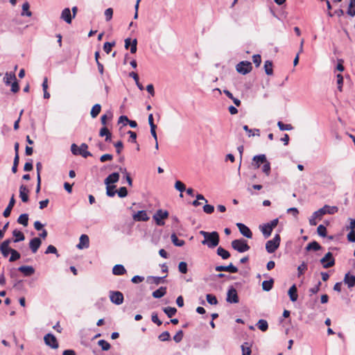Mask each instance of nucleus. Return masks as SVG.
<instances>
[{
    "mask_svg": "<svg viewBox=\"0 0 355 355\" xmlns=\"http://www.w3.org/2000/svg\"><path fill=\"white\" fill-rule=\"evenodd\" d=\"M338 211V208L336 206H329L325 205L322 208L314 211L312 216L309 218V222L310 225L315 226L317 225L316 220H321L322 216L325 214H334Z\"/></svg>",
    "mask_w": 355,
    "mask_h": 355,
    "instance_id": "f257e3e1",
    "label": "nucleus"
},
{
    "mask_svg": "<svg viewBox=\"0 0 355 355\" xmlns=\"http://www.w3.org/2000/svg\"><path fill=\"white\" fill-rule=\"evenodd\" d=\"M200 234L204 237V240L201 242L202 245H205L209 248H214L218 245L220 240L217 232H208L201 230Z\"/></svg>",
    "mask_w": 355,
    "mask_h": 355,
    "instance_id": "f03ea898",
    "label": "nucleus"
},
{
    "mask_svg": "<svg viewBox=\"0 0 355 355\" xmlns=\"http://www.w3.org/2000/svg\"><path fill=\"white\" fill-rule=\"evenodd\" d=\"M232 247L237 252L242 253L250 250V247L248 244V241L243 239H235L232 241Z\"/></svg>",
    "mask_w": 355,
    "mask_h": 355,
    "instance_id": "7ed1b4c3",
    "label": "nucleus"
},
{
    "mask_svg": "<svg viewBox=\"0 0 355 355\" xmlns=\"http://www.w3.org/2000/svg\"><path fill=\"white\" fill-rule=\"evenodd\" d=\"M281 238L279 234L275 235L274 238L266 243V250L268 253H273L280 245Z\"/></svg>",
    "mask_w": 355,
    "mask_h": 355,
    "instance_id": "20e7f679",
    "label": "nucleus"
},
{
    "mask_svg": "<svg viewBox=\"0 0 355 355\" xmlns=\"http://www.w3.org/2000/svg\"><path fill=\"white\" fill-rule=\"evenodd\" d=\"M252 69V64L249 61H241L236 66V71L243 75H245L250 72Z\"/></svg>",
    "mask_w": 355,
    "mask_h": 355,
    "instance_id": "39448f33",
    "label": "nucleus"
},
{
    "mask_svg": "<svg viewBox=\"0 0 355 355\" xmlns=\"http://www.w3.org/2000/svg\"><path fill=\"white\" fill-rule=\"evenodd\" d=\"M168 216V212L166 210L159 209L153 215V219L155 220L157 225L162 226L164 225L162 219L166 218Z\"/></svg>",
    "mask_w": 355,
    "mask_h": 355,
    "instance_id": "423d86ee",
    "label": "nucleus"
},
{
    "mask_svg": "<svg viewBox=\"0 0 355 355\" xmlns=\"http://www.w3.org/2000/svg\"><path fill=\"white\" fill-rule=\"evenodd\" d=\"M44 343L46 345L52 349H58L59 347L58 342L55 336L52 334H47L44 337Z\"/></svg>",
    "mask_w": 355,
    "mask_h": 355,
    "instance_id": "0eeeda50",
    "label": "nucleus"
},
{
    "mask_svg": "<svg viewBox=\"0 0 355 355\" xmlns=\"http://www.w3.org/2000/svg\"><path fill=\"white\" fill-rule=\"evenodd\" d=\"M320 263L324 268H328L334 266L335 259L333 257L332 253L330 252H327L324 257L320 259Z\"/></svg>",
    "mask_w": 355,
    "mask_h": 355,
    "instance_id": "6e6552de",
    "label": "nucleus"
},
{
    "mask_svg": "<svg viewBox=\"0 0 355 355\" xmlns=\"http://www.w3.org/2000/svg\"><path fill=\"white\" fill-rule=\"evenodd\" d=\"M226 300L229 303L234 304L238 303L239 302L237 291L232 286H230L227 291Z\"/></svg>",
    "mask_w": 355,
    "mask_h": 355,
    "instance_id": "1a4fd4ad",
    "label": "nucleus"
},
{
    "mask_svg": "<svg viewBox=\"0 0 355 355\" xmlns=\"http://www.w3.org/2000/svg\"><path fill=\"white\" fill-rule=\"evenodd\" d=\"M110 299L112 303L120 305L123 302V295L120 291H110Z\"/></svg>",
    "mask_w": 355,
    "mask_h": 355,
    "instance_id": "9d476101",
    "label": "nucleus"
},
{
    "mask_svg": "<svg viewBox=\"0 0 355 355\" xmlns=\"http://www.w3.org/2000/svg\"><path fill=\"white\" fill-rule=\"evenodd\" d=\"M236 226L243 236L248 239H251L252 237V233L251 230L245 225L241 223H238L236 224Z\"/></svg>",
    "mask_w": 355,
    "mask_h": 355,
    "instance_id": "9b49d317",
    "label": "nucleus"
},
{
    "mask_svg": "<svg viewBox=\"0 0 355 355\" xmlns=\"http://www.w3.org/2000/svg\"><path fill=\"white\" fill-rule=\"evenodd\" d=\"M215 270L218 272L227 271L232 273L238 272V268L232 263H230L228 266H218L215 268Z\"/></svg>",
    "mask_w": 355,
    "mask_h": 355,
    "instance_id": "f8f14e48",
    "label": "nucleus"
},
{
    "mask_svg": "<svg viewBox=\"0 0 355 355\" xmlns=\"http://www.w3.org/2000/svg\"><path fill=\"white\" fill-rule=\"evenodd\" d=\"M89 246V239L87 234H82L77 245L78 249L88 248Z\"/></svg>",
    "mask_w": 355,
    "mask_h": 355,
    "instance_id": "ddd939ff",
    "label": "nucleus"
},
{
    "mask_svg": "<svg viewBox=\"0 0 355 355\" xmlns=\"http://www.w3.org/2000/svg\"><path fill=\"white\" fill-rule=\"evenodd\" d=\"M42 241L40 238L35 237L30 241L29 247L33 253H35L40 247Z\"/></svg>",
    "mask_w": 355,
    "mask_h": 355,
    "instance_id": "4468645a",
    "label": "nucleus"
},
{
    "mask_svg": "<svg viewBox=\"0 0 355 355\" xmlns=\"http://www.w3.org/2000/svg\"><path fill=\"white\" fill-rule=\"evenodd\" d=\"M135 221H147L149 220L147 212L144 210L139 211L133 215Z\"/></svg>",
    "mask_w": 355,
    "mask_h": 355,
    "instance_id": "2eb2a0df",
    "label": "nucleus"
},
{
    "mask_svg": "<svg viewBox=\"0 0 355 355\" xmlns=\"http://www.w3.org/2000/svg\"><path fill=\"white\" fill-rule=\"evenodd\" d=\"M119 180V173L117 172H114L109 175L104 180V183L105 185L111 184L116 183Z\"/></svg>",
    "mask_w": 355,
    "mask_h": 355,
    "instance_id": "dca6fc26",
    "label": "nucleus"
},
{
    "mask_svg": "<svg viewBox=\"0 0 355 355\" xmlns=\"http://www.w3.org/2000/svg\"><path fill=\"white\" fill-rule=\"evenodd\" d=\"M17 270L22 272L26 277L31 276L35 272V269L31 266H21L19 267Z\"/></svg>",
    "mask_w": 355,
    "mask_h": 355,
    "instance_id": "f3484780",
    "label": "nucleus"
},
{
    "mask_svg": "<svg viewBox=\"0 0 355 355\" xmlns=\"http://www.w3.org/2000/svg\"><path fill=\"white\" fill-rule=\"evenodd\" d=\"M28 189L24 184H21L19 187V197L21 198L22 202H27L28 201Z\"/></svg>",
    "mask_w": 355,
    "mask_h": 355,
    "instance_id": "a211bd4d",
    "label": "nucleus"
},
{
    "mask_svg": "<svg viewBox=\"0 0 355 355\" xmlns=\"http://www.w3.org/2000/svg\"><path fill=\"white\" fill-rule=\"evenodd\" d=\"M343 282L349 288L355 286V275H351L349 272L346 273Z\"/></svg>",
    "mask_w": 355,
    "mask_h": 355,
    "instance_id": "6ab92c4d",
    "label": "nucleus"
},
{
    "mask_svg": "<svg viewBox=\"0 0 355 355\" xmlns=\"http://www.w3.org/2000/svg\"><path fill=\"white\" fill-rule=\"evenodd\" d=\"M260 230L262 232L263 236L266 239L268 238L272 232V229L268 225V223H265L259 226Z\"/></svg>",
    "mask_w": 355,
    "mask_h": 355,
    "instance_id": "aec40b11",
    "label": "nucleus"
},
{
    "mask_svg": "<svg viewBox=\"0 0 355 355\" xmlns=\"http://www.w3.org/2000/svg\"><path fill=\"white\" fill-rule=\"evenodd\" d=\"M60 17L67 24H71L73 17L71 16L70 9L66 8L64 10H62Z\"/></svg>",
    "mask_w": 355,
    "mask_h": 355,
    "instance_id": "412c9836",
    "label": "nucleus"
},
{
    "mask_svg": "<svg viewBox=\"0 0 355 355\" xmlns=\"http://www.w3.org/2000/svg\"><path fill=\"white\" fill-rule=\"evenodd\" d=\"M15 204V199L14 195H12V197L10 198L8 205L7 206V207L6 208V209L4 210V211L3 213V215L4 217H8L10 215L11 210L13 208Z\"/></svg>",
    "mask_w": 355,
    "mask_h": 355,
    "instance_id": "4be33fe9",
    "label": "nucleus"
},
{
    "mask_svg": "<svg viewBox=\"0 0 355 355\" xmlns=\"http://www.w3.org/2000/svg\"><path fill=\"white\" fill-rule=\"evenodd\" d=\"M88 146L83 143L79 147L78 155H80L84 158L92 156V153L87 150Z\"/></svg>",
    "mask_w": 355,
    "mask_h": 355,
    "instance_id": "5701e85b",
    "label": "nucleus"
},
{
    "mask_svg": "<svg viewBox=\"0 0 355 355\" xmlns=\"http://www.w3.org/2000/svg\"><path fill=\"white\" fill-rule=\"evenodd\" d=\"M253 161L255 162V166L257 168H259L261 164H264L268 162L266 155L263 154L255 155L253 157Z\"/></svg>",
    "mask_w": 355,
    "mask_h": 355,
    "instance_id": "b1692460",
    "label": "nucleus"
},
{
    "mask_svg": "<svg viewBox=\"0 0 355 355\" xmlns=\"http://www.w3.org/2000/svg\"><path fill=\"white\" fill-rule=\"evenodd\" d=\"M99 136L100 137H105V141H108V142L111 141L112 134L105 126L101 128L100 132H99Z\"/></svg>",
    "mask_w": 355,
    "mask_h": 355,
    "instance_id": "393cba45",
    "label": "nucleus"
},
{
    "mask_svg": "<svg viewBox=\"0 0 355 355\" xmlns=\"http://www.w3.org/2000/svg\"><path fill=\"white\" fill-rule=\"evenodd\" d=\"M126 272V270L121 264H116L112 268V273L114 275H122Z\"/></svg>",
    "mask_w": 355,
    "mask_h": 355,
    "instance_id": "a878e982",
    "label": "nucleus"
},
{
    "mask_svg": "<svg viewBox=\"0 0 355 355\" xmlns=\"http://www.w3.org/2000/svg\"><path fill=\"white\" fill-rule=\"evenodd\" d=\"M297 291V287L295 284H293L288 290V294L292 302H295L297 300L298 295Z\"/></svg>",
    "mask_w": 355,
    "mask_h": 355,
    "instance_id": "bb28decb",
    "label": "nucleus"
},
{
    "mask_svg": "<svg viewBox=\"0 0 355 355\" xmlns=\"http://www.w3.org/2000/svg\"><path fill=\"white\" fill-rule=\"evenodd\" d=\"M166 277V275L164 277H154V276H149L147 277V281L150 284H154L156 285H158L162 282H164V279Z\"/></svg>",
    "mask_w": 355,
    "mask_h": 355,
    "instance_id": "cd10ccee",
    "label": "nucleus"
},
{
    "mask_svg": "<svg viewBox=\"0 0 355 355\" xmlns=\"http://www.w3.org/2000/svg\"><path fill=\"white\" fill-rule=\"evenodd\" d=\"M166 293V287L161 286L159 288L153 291L152 295L154 298H161Z\"/></svg>",
    "mask_w": 355,
    "mask_h": 355,
    "instance_id": "c85d7f7f",
    "label": "nucleus"
},
{
    "mask_svg": "<svg viewBox=\"0 0 355 355\" xmlns=\"http://www.w3.org/2000/svg\"><path fill=\"white\" fill-rule=\"evenodd\" d=\"M119 171L123 175L124 178L126 180L130 187L132 186V179L131 178L130 173L127 171L126 168L120 167Z\"/></svg>",
    "mask_w": 355,
    "mask_h": 355,
    "instance_id": "c756f323",
    "label": "nucleus"
},
{
    "mask_svg": "<svg viewBox=\"0 0 355 355\" xmlns=\"http://www.w3.org/2000/svg\"><path fill=\"white\" fill-rule=\"evenodd\" d=\"M3 80L6 85H10L12 82L13 83L15 80H16L15 74L13 73L6 72L3 78Z\"/></svg>",
    "mask_w": 355,
    "mask_h": 355,
    "instance_id": "7c9ffc66",
    "label": "nucleus"
},
{
    "mask_svg": "<svg viewBox=\"0 0 355 355\" xmlns=\"http://www.w3.org/2000/svg\"><path fill=\"white\" fill-rule=\"evenodd\" d=\"M12 235L15 237V239L13 240V242L15 243L22 241L25 239L24 234L18 230H13Z\"/></svg>",
    "mask_w": 355,
    "mask_h": 355,
    "instance_id": "2f4dec72",
    "label": "nucleus"
},
{
    "mask_svg": "<svg viewBox=\"0 0 355 355\" xmlns=\"http://www.w3.org/2000/svg\"><path fill=\"white\" fill-rule=\"evenodd\" d=\"M217 254L223 259H227L230 257V253L222 247H218L217 249Z\"/></svg>",
    "mask_w": 355,
    "mask_h": 355,
    "instance_id": "473e14b6",
    "label": "nucleus"
},
{
    "mask_svg": "<svg viewBox=\"0 0 355 355\" xmlns=\"http://www.w3.org/2000/svg\"><path fill=\"white\" fill-rule=\"evenodd\" d=\"M101 105L98 103L95 104L91 110V112H90L91 116L94 119L96 118L101 112Z\"/></svg>",
    "mask_w": 355,
    "mask_h": 355,
    "instance_id": "72a5a7b5",
    "label": "nucleus"
},
{
    "mask_svg": "<svg viewBox=\"0 0 355 355\" xmlns=\"http://www.w3.org/2000/svg\"><path fill=\"white\" fill-rule=\"evenodd\" d=\"M320 249H321V245L317 241H312V242L309 243L306 247V250L308 251H309V250L318 251Z\"/></svg>",
    "mask_w": 355,
    "mask_h": 355,
    "instance_id": "f704fd0d",
    "label": "nucleus"
},
{
    "mask_svg": "<svg viewBox=\"0 0 355 355\" xmlns=\"http://www.w3.org/2000/svg\"><path fill=\"white\" fill-rule=\"evenodd\" d=\"M274 281L272 279L265 280L262 282V288L265 291H270L273 286Z\"/></svg>",
    "mask_w": 355,
    "mask_h": 355,
    "instance_id": "c9c22d12",
    "label": "nucleus"
},
{
    "mask_svg": "<svg viewBox=\"0 0 355 355\" xmlns=\"http://www.w3.org/2000/svg\"><path fill=\"white\" fill-rule=\"evenodd\" d=\"M347 14L350 17L355 16V0H349Z\"/></svg>",
    "mask_w": 355,
    "mask_h": 355,
    "instance_id": "e433bc0d",
    "label": "nucleus"
},
{
    "mask_svg": "<svg viewBox=\"0 0 355 355\" xmlns=\"http://www.w3.org/2000/svg\"><path fill=\"white\" fill-rule=\"evenodd\" d=\"M171 241L172 243L178 247L183 246L185 243L184 240H180L178 239V236L175 233L172 234L171 236Z\"/></svg>",
    "mask_w": 355,
    "mask_h": 355,
    "instance_id": "4c0bfd02",
    "label": "nucleus"
},
{
    "mask_svg": "<svg viewBox=\"0 0 355 355\" xmlns=\"http://www.w3.org/2000/svg\"><path fill=\"white\" fill-rule=\"evenodd\" d=\"M264 69L265 72L267 75H272L273 69H272V62L270 60H266L264 63Z\"/></svg>",
    "mask_w": 355,
    "mask_h": 355,
    "instance_id": "58836bf2",
    "label": "nucleus"
},
{
    "mask_svg": "<svg viewBox=\"0 0 355 355\" xmlns=\"http://www.w3.org/2000/svg\"><path fill=\"white\" fill-rule=\"evenodd\" d=\"M243 130L248 133V137H253V136H259V129H250L247 125H243Z\"/></svg>",
    "mask_w": 355,
    "mask_h": 355,
    "instance_id": "ea45409f",
    "label": "nucleus"
},
{
    "mask_svg": "<svg viewBox=\"0 0 355 355\" xmlns=\"http://www.w3.org/2000/svg\"><path fill=\"white\" fill-rule=\"evenodd\" d=\"M17 223L26 227L28 223V215L27 214H21L17 219Z\"/></svg>",
    "mask_w": 355,
    "mask_h": 355,
    "instance_id": "a19ab883",
    "label": "nucleus"
},
{
    "mask_svg": "<svg viewBox=\"0 0 355 355\" xmlns=\"http://www.w3.org/2000/svg\"><path fill=\"white\" fill-rule=\"evenodd\" d=\"M257 326L262 331H266L268 328V322L263 319L259 320L257 323Z\"/></svg>",
    "mask_w": 355,
    "mask_h": 355,
    "instance_id": "79ce46f5",
    "label": "nucleus"
},
{
    "mask_svg": "<svg viewBox=\"0 0 355 355\" xmlns=\"http://www.w3.org/2000/svg\"><path fill=\"white\" fill-rule=\"evenodd\" d=\"M163 311L168 318H172L176 313L177 309L175 307L166 306L163 308Z\"/></svg>",
    "mask_w": 355,
    "mask_h": 355,
    "instance_id": "37998d69",
    "label": "nucleus"
},
{
    "mask_svg": "<svg viewBox=\"0 0 355 355\" xmlns=\"http://www.w3.org/2000/svg\"><path fill=\"white\" fill-rule=\"evenodd\" d=\"M30 5L28 2H25L22 5V16L31 17L32 15V12L29 10Z\"/></svg>",
    "mask_w": 355,
    "mask_h": 355,
    "instance_id": "c03bdc74",
    "label": "nucleus"
},
{
    "mask_svg": "<svg viewBox=\"0 0 355 355\" xmlns=\"http://www.w3.org/2000/svg\"><path fill=\"white\" fill-rule=\"evenodd\" d=\"M175 189H177L178 191H179L180 192V196L182 197L183 196L182 192L186 190V187H185L184 184L182 183L180 180H177L175 183Z\"/></svg>",
    "mask_w": 355,
    "mask_h": 355,
    "instance_id": "a18cd8bd",
    "label": "nucleus"
},
{
    "mask_svg": "<svg viewBox=\"0 0 355 355\" xmlns=\"http://www.w3.org/2000/svg\"><path fill=\"white\" fill-rule=\"evenodd\" d=\"M10 254H11V256L9 259V261H10V262H13V261L18 260L21 257L19 252L12 248Z\"/></svg>",
    "mask_w": 355,
    "mask_h": 355,
    "instance_id": "49530a36",
    "label": "nucleus"
},
{
    "mask_svg": "<svg viewBox=\"0 0 355 355\" xmlns=\"http://www.w3.org/2000/svg\"><path fill=\"white\" fill-rule=\"evenodd\" d=\"M115 187H116V186H114V185H110V184L106 185V194L109 197H114L115 196V193L116 192L114 190Z\"/></svg>",
    "mask_w": 355,
    "mask_h": 355,
    "instance_id": "de8ad7c7",
    "label": "nucleus"
},
{
    "mask_svg": "<svg viewBox=\"0 0 355 355\" xmlns=\"http://www.w3.org/2000/svg\"><path fill=\"white\" fill-rule=\"evenodd\" d=\"M277 126L279 127L280 130H292L293 129V127L291 124H284L282 121L277 122Z\"/></svg>",
    "mask_w": 355,
    "mask_h": 355,
    "instance_id": "09e8293b",
    "label": "nucleus"
},
{
    "mask_svg": "<svg viewBox=\"0 0 355 355\" xmlns=\"http://www.w3.org/2000/svg\"><path fill=\"white\" fill-rule=\"evenodd\" d=\"M98 345L101 347V349L104 351H107L110 349L111 346L109 343H107L105 340H100L98 341Z\"/></svg>",
    "mask_w": 355,
    "mask_h": 355,
    "instance_id": "8fccbe9b",
    "label": "nucleus"
},
{
    "mask_svg": "<svg viewBox=\"0 0 355 355\" xmlns=\"http://www.w3.org/2000/svg\"><path fill=\"white\" fill-rule=\"evenodd\" d=\"M206 299L207 302L211 305H216L218 304L217 298L212 294H207L206 295Z\"/></svg>",
    "mask_w": 355,
    "mask_h": 355,
    "instance_id": "3c124183",
    "label": "nucleus"
},
{
    "mask_svg": "<svg viewBox=\"0 0 355 355\" xmlns=\"http://www.w3.org/2000/svg\"><path fill=\"white\" fill-rule=\"evenodd\" d=\"M242 355H250L251 349L248 343H245L241 345Z\"/></svg>",
    "mask_w": 355,
    "mask_h": 355,
    "instance_id": "603ef678",
    "label": "nucleus"
},
{
    "mask_svg": "<svg viewBox=\"0 0 355 355\" xmlns=\"http://www.w3.org/2000/svg\"><path fill=\"white\" fill-rule=\"evenodd\" d=\"M115 46V42H105L103 44V50L106 53H110L112 51V48Z\"/></svg>",
    "mask_w": 355,
    "mask_h": 355,
    "instance_id": "864d4df0",
    "label": "nucleus"
},
{
    "mask_svg": "<svg viewBox=\"0 0 355 355\" xmlns=\"http://www.w3.org/2000/svg\"><path fill=\"white\" fill-rule=\"evenodd\" d=\"M317 232L319 236L325 237L327 236V228L323 225H320L317 228Z\"/></svg>",
    "mask_w": 355,
    "mask_h": 355,
    "instance_id": "5fc2aeb1",
    "label": "nucleus"
},
{
    "mask_svg": "<svg viewBox=\"0 0 355 355\" xmlns=\"http://www.w3.org/2000/svg\"><path fill=\"white\" fill-rule=\"evenodd\" d=\"M11 250L12 248H10V247H6L0 245V251L3 257H7L10 254Z\"/></svg>",
    "mask_w": 355,
    "mask_h": 355,
    "instance_id": "6e6d98bb",
    "label": "nucleus"
},
{
    "mask_svg": "<svg viewBox=\"0 0 355 355\" xmlns=\"http://www.w3.org/2000/svg\"><path fill=\"white\" fill-rule=\"evenodd\" d=\"M19 154L16 153L15 158H14V161H13V166L12 167V171L14 173H17V166L19 164Z\"/></svg>",
    "mask_w": 355,
    "mask_h": 355,
    "instance_id": "4d7b16f0",
    "label": "nucleus"
},
{
    "mask_svg": "<svg viewBox=\"0 0 355 355\" xmlns=\"http://www.w3.org/2000/svg\"><path fill=\"white\" fill-rule=\"evenodd\" d=\"M179 271L182 274H186L188 271L187 263L184 261H181L178 265Z\"/></svg>",
    "mask_w": 355,
    "mask_h": 355,
    "instance_id": "13d9d810",
    "label": "nucleus"
},
{
    "mask_svg": "<svg viewBox=\"0 0 355 355\" xmlns=\"http://www.w3.org/2000/svg\"><path fill=\"white\" fill-rule=\"evenodd\" d=\"M119 198H125L128 195V190L125 187H120L116 191Z\"/></svg>",
    "mask_w": 355,
    "mask_h": 355,
    "instance_id": "bf43d9fd",
    "label": "nucleus"
},
{
    "mask_svg": "<svg viewBox=\"0 0 355 355\" xmlns=\"http://www.w3.org/2000/svg\"><path fill=\"white\" fill-rule=\"evenodd\" d=\"M113 15V9L111 8H107L105 10V17L107 21H109L112 18Z\"/></svg>",
    "mask_w": 355,
    "mask_h": 355,
    "instance_id": "052dcab7",
    "label": "nucleus"
},
{
    "mask_svg": "<svg viewBox=\"0 0 355 355\" xmlns=\"http://www.w3.org/2000/svg\"><path fill=\"white\" fill-rule=\"evenodd\" d=\"M336 78H337L338 89L340 92H342L343 84V76L341 74H338L336 76Z\"/></svg>",
    "mask_w": 355,
    "mask_h": 355,
    "instance_id": "680f3d73",
    "label": "nucleus"
},
{
    "mask_svg": "<svg viewBox=\"0 0 355 355\" xmlns=\"http://www.w3.org/2000/svg\"><path fill=\"white\" fill-rule=\"evenodd\" d=\"M161 341H167L170 339V334L168 331L162 332L158 337Z\"/></svg>",
    "mask_w": 355,
    "mask_h": 355,
    "instance_id": "e2e57ef3",
    "label": "nucleus"
},
{
    "mask_svg": "<svg viewBox=\"0 0 355 355\" xmlns=\"http://www.w3.org/2000/svg\"><path fill=\"white\" fill-rule=\"evenodd\" d=\"M183 338V331L182 330L178 331L176 334L173 336V340L175 343H180Z\"/></svg>",
    "mask_w": 355,
    "mask_h": 355,
    "instance_id": "0e129e2a",
    "label": "nucleus"
},
{
    "mask_svg": "<svg viewBox=\"0 0 355 355\" xmlns=\"http://www.w3.org/2000/svg\"><path fill=\"white\" fill-rule=\"evenodd\" d=\"M262 171L264 173H266V175H269L270 173V164L269 162H266L263 164Z\"/></svg>",
    "mask_w": 355,
    "mask_h": 355,
    "instance_id": "69168bd1",
    "label": "nucleus"
},
{
    "mask_svg": "<svg viewBox=\"0 0 355 355\" xmlns=\"http://www.w3.org/2000/svg\"><path fill=\"white\" fill-rule=\"evenodd\" d=\"M252 61L256 65V67H259L261 62V58L259 54H256L252 56Z\"/></svg>",
    "mask_w": 355,
    "mask_h": 355,
    "instance_id": "338daca9",
    "label": "nucleus"
},
{
    "mask_svg": "<svg viewBox=\"0 0 355 355\" xmlns=\"http://www.w3.org/2000/svg\"><path fill=\"white\" fill-rule=\"evenodd\" d=\"M306 269H307V266L304 262H303L301 265H300L297 267L298 277L302 275L305 272V270H306Z\"/></svg>",
    "mask_w": 355,
    "mask_h": 355,
    "instance_id": "774afa93",
    "label": "nucleus"
}]
</instances>
